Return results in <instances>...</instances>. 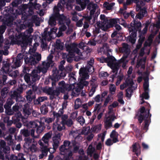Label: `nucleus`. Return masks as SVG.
<instances>
[{"label": "nucleus", "mask_w": 160, "mask_h": 160, "mask_svg": "<svg viewBox=\"0 0 160 160\" xmlns=\"http://www.w3.org/2000/svg\"><path fill=\"white\" fill-rule=\"evenodd\" d=\"M105 127L107 129L111 127L112 126V122L107 118L104 122Z\"/></svg>", "instance_id": "nucleus-43"}, {"label": "nucleus", "mask_w": 160, "mask_h": 160, "mask_svg": "<svg viewBox=\"0 0 160 160\" xmlns=\"http://www.w3.org/2000/svg\"><path fill=\"white\" fill-rule=\"evenodd\" d=\"M20 133L21 135L25 137H27L30 135V131L27 129L24 128L20 130Z\"/></svg>", "instance_id": "nucleus-32"}, {"label": "nucleus", "mask_w": 160, "mask_h": 160, "mask_svg": "<svg viewBox=\"0 0 160 160\" xmlns=\"http://www.w3.org/2000/svg\"><path fill=\"white\" fill-rule=\"evenodd\" d=\"M47 146H45L43 147H42V152L43 154H45V155L47 156L48 152L49 151L50 152L49 149L48 148Z\"/></svg>", "instance_id": "nucleus-45"}, {"label": "nucleus", "mask_w": 160, "mask_h": 160, "mask_svg": "<svg viewBox=\"0 0 160 160\" xmlns=\"http://www.w3.org/2000/svg\"><path fill=\"white\" fill-rule=\"evenodd\" d=\"M22 117V114L20 112L17 113L14 116L13 118V123H16L19 122Z\"/></svg>", "instance_id": "nucleus-30"}, {"label": "nucleus", "mask_w": 160, "mask_h": 160, "mask_svg": "<svg viewBox=\"0 0 160 160\" xmlns=\"http://www.w3.org/2000/svg\"><path fill=\"white\" fill-rule=\"evenodd\" d=\"M66 75L65 73H64L63 75H62L61 73H60V75L56 74H53L52 76H50L48 78H47L45 81L44 83L45 84L47 85L50 83H51L52 87L55 86L56 83L58 82L60 77L63 76L64 77Z\"/></svg>", "instance_id": "nucleus-5"}, {"label": "nucleus", "mask_w": 160, "mask_h": 160, "mask_svg": "<svg viewBox=\"0 0 160 160\" xmlns=\"http://www.w3.org/2000/svg\"><path fill=\"white\" fill-rule=\"evenodd\" d=\"M107 118L108 120H109L110 121H111L112 122L115 119H116L117 118L115 114H113L108 117Z\"/></svg>", "instance_id": "nucleus-60"}, {"label": "nucleus", "mask_w": 160, "mask_h": 160, "mask_svg": "<svg viewBox=\"0 0 160 160\" xmlns=\"http://www.w3.org/2000/svg\"><path fill=\"white\" fill-rule=\"evenodd\" d=\"M122 51L124 53L122 58L119 60V62L120 63H123V65L124 64V65H125L128 62V61L126 59L130 53V50L129 48H128L122 49Z\"/></svg>", "instance_id": "nucleus-14"}, {"label": "nucleus", "mask_w": 160, "mask_h": 160, "mask_svg": "<svg viewBox=\"0 0 160 160\" xmlns=\"http://www.w3.org/2000/svg\"><path fill=\"white\" fill-rule=\"evenodd\" d=\"M24 126H26L28 128H32V129L36 128L38 126V124L35 122L31 121L29 122L26 121L23 123Z\"/></svg>", "instance_id": "nucleus-24"}, {"label": "nucleus", "mask_w": 160, "mask_h": 160, "mask_svg": "<svg viewBox=\"0 0 160 160\" xmlns=\"http://www.w3.org/2000/svg\"><path fill=\"white\" fill-rule=\"evenodd\" d=\"M42 114L43 115L46 114L48 111V108L45 104L42 105L40 108Z\"/></svg>", "instance_id": "nucleus-37"}, {"label": "nucleus", "mask_w": 160, "mask_h": 160, "mask_svg": "<svg viewBox=\"0 0 160 160\" xmlns=\"http://www.w3.org/2000/svg\"><path fill=\"white\" fill-rule=\"evenodd\" d=\"M10 159L11 160H25V159L23 157H22L21 158H18V157L14 155H12Z\"/></svg>", "instance_id": "nucleus-58"}, {"label": "nucleus", "mask_w": 160, "mask_h": 160, "mask_svg": "<svg viewBox=\"0 0 160 160\" xmlns=\"http://www.w3.org/2000/svg\"><path fill=\"white\" fill-rule=\"evenodd\" d=\"M130 24V27L128 29L129 35L127 37V40L132 44L135 43L137 36V31L140 32L142 28V23L140 21L134 19Z\"/></svg>", "instance_id": "nucleus-3"}, {"label": "nucleus", "mask_w": 160, "mask_h": 160, "mask_svg": "<svg viewBox=\"0 0 160 160\" xmlns=\"http://www.w3.org/2000/svg\"><path fill=\"white\" fill-rule=\"evenodd\" d=\"M62 135V134L61 132L56 133L55 136L53 137L52 146L54 150L53 152H55L58 147L61 140V137Z\"/></svg>", "instance_id": "nucleus-11"}, {"label": "nucleus", "mask_w": 160, "mask_h": 160, "mask_svg": "<svg viewBox=\"0 0 160 160\" xmlns=\"http://www.w3.org/2000/svg\"><path fill=\"white\" fill-rule=\"evenodd\" d=\"M25 63L29 65H35L38 63L41 60V56L38 53L34 52L32 54H31L29 57L27 56L24 57L23 58Z\"/></svg>", "instance_id": "nucleus-4"}, {"label": "nucleus", "mask_w": 160, "mask_h": 160, "mask_svg": "<svg viewBox=\"0 0 160 160\" xmlns=\"http://www.w3.org/2000/svg\"><path fill=\"white\" fill-rule=\"evenodd\" d=\"M71 142L68 140H65L63 142V145L66 148L67 147H68V148L69 147H72L71 145Z\"/></svg>", "instance_id": "nucleus-59"}, {"label": "nucleus", "mask_w": 160, "mask_h": 160, "mask_svg": "<svg viewBox=\"0 0 160 160\" xmlns=\"http://www.w3.org/2000/svg\"><path fill=\"white\" fill-rule=\"evenodd\" d=\"M27 28L26 26L23 23H19L17 25V29L18 31H21L23 29H25Z\"/></svg>", "instance_id": "nucleus-39"}, {"label": "nucleus", "mask_w": 160, "mask_h": 160, "mask_svg": "<svg viewBox=\"0 0 160 160\" xmlns=\"http://www.w3.org/2000/svg\"><path fill=\"white\" fill-rule=\"evenodd\" d=\"M66 58L67 61L69 63H71L73 61V58H74L75 60L77 61L76 59L75 58V57H74L69 55L67 56H66ZM78 61V59L77 60V61Z\"/></svg>", "instance_id": "nucleus-50"}, {"label": "nucleus", "mask_w": 160, "mask_h": 160, "mask_svg": "<svg viewBox=\"0 0 160 160\" xmlns=\"http://www.w3.org/2000/svg\"><path fill=\"white\" fill-rule=\"evenodd\" d=\"M77 87H75L76 90H75L77 92H80L83 88L84 86L80 80L77 84Z\"/></svg>", "instance_id": "nucleus-40"}, {"label": "nucleus", "mask_w": 160, "mask_h": 160, "mask_svg": "<svg viewBox=\"0 0 160 160\" xmlns=\"http://www.w3.org/2000/svg\"><path fill=\"white\" fill-rule=\"evenodd\" d=\"M58 87H56L55 91L57 95H59L60 92L64 93L65 92L66 84L64 81L58 82Z\"/></svg>", "instance_id": "nucleus-16"}, {"label": "nucleus", "mask_w": 160, "mask_h": 160, "mask_svg": "<svg viewBox=\"0 0 160 160\" xmlns=\"http://www.w3.org/2000/svg\"><path fill=\"white\" fill-rule=\"evenodd\" d=\"M3 66L2 68L3 72L6 73H10L12 72L11 65L7 61H3Z\"/></svg>", "instance_id": "nucleus-19"}, {"label": "nucleus", "mask_w": 160, "mask_h": 160, "mask_svg": "<svg viewBox=\"0 0 160 160\" xmlns=\"http://www.w3.org/2000/svg\"><path fill=\"white\" fill-rule=\"evenodd\" d=\"M118 20L119 21L118 23L119 24L123 26L125 28H128V29L130 27V24L129 25L127 23L122 19H119Z\"/></svg>", "instance_id": "nucleus-38"}, {"label": "nucleus", "mask_w": 160, "mask_h": 160, "mask_svg": "<svg viewBox=\"0 0 160 160\" xmlns=\"http://www.w3.org/2000/svg\"><path fill=\"white\" fill-rule=\"evenodd\" d=\"M11 12H13L15 14H17V17L18 15H20L25 13V12L26 8L23 6H21L18 7L16 10L12 9Z\"/></svg>", "instance_id": "nucleus-21"}, {"label": "nucleus", "mask_w": 160, "mask_h": 160, "mask_svg": "<svg viewBox=\"0 0 160 160\" xmlns=\"http://www.w3.org/2000/svg\"><path fill=\"white\" fill-rule=\"evenodd\" d=\"M56 48L57 49L60 50H62L63 49V46L61 43L58 42L57 41L56 42Z\"/></svg>", "instance_id": "nucleus-47"}, {"label": "nucleus", "mask_w": 160, "mask_h": 160, "mask_svg": "<svg viewBox=\"0 0 160 160\" xmlns=\"http://www.w3.org/2000/svg\"><path fill=\"white\" fill-rule=\"evenodd\" d=\"M118 19H119L115 18L111 19L110 21L111 25L112 26H114V25L115 26L118 23L119 21L118 20Z\"/></svg>", "instance_id": "nucleus-53"}, {"label": "nucleus", "mask_w": 160, "mask_h": 160, "mask_svg": "<svg viewBox=\"0 0 160 160\" xmlns=\"http://www.w3.org/2000/svg\"><path fill=\"white\" fill-rule=\"evenodd\" d=\"M10 74H12V76L13 77L16 78L17 76L19 75V72L17 70H15L13 71L12 70V72L10 73Z\"/></svg>", "instance_id": "nucleus-64"}, {"label": "nucleus", "mask_w": 160, "mask_h": 160, "mask_svg": "<svg viewBox=\"0 0 160 160\" xmlns=\"http://www.w3.org/2000/svg\"><path fill=\"white\" fill-rule=\"evenodd\" d=\"M132 151L135 153L137 157L133 156L131 160H138V157L140 155L141 153L140 147L139 144L137 143H135L132 145ZM140 160H142L141 158Z\"/></svg>", "instance_id": "nucleus-13"}, {"label": "nucleus", "mask_w": 160, "mask_h": 160, "mask_svg": "<svg viewBox=\"0 0 160 160\" xmlns=\"http://www.w3.org/2000/svg\"><path fill=\"white\" fill-rule=\"evenodd\" d=\"M27 0H14L11 3L9 8H8V11L11 10L12 9L16 10L18 7V5L22 3V2H26Z\"/></svg>", "instance_id": "nucleus-18"}, {"label": "nucleus", "mask_w": 160, "mask_h": 160, "mask_svg": "<svg viewBox=\"0 0 160 160\" xmlns=\"http://www.w3.org/2000/svg\"><path fill=\"white\" fill-rule=\"evenodd\" d=\"M79 74L81 78L80 79H87L89 78V75L87 72L85 68H81L79 70Z\"/></svg>", "instance_id": "nucleus-22"}, {"label": "nucleus", "mask_w": 160, "mask_h": 160, "mask_svg": "<svg viewBox=\"0 0 160 160\" xmlns=\"http://www.w3.org/2000/svg\"><path fill=\"white\" fill-rule=\"evenodd\" d=\"M85 69L90 73H92L94 71V68L93 65L91 66H86Z\"/></svg>", "instance_id": "nucleus-52"}, {"label": "nucleus", "mask_w": 160, "mask_h": 160, "mask_svg": "<svg viewBox=\"0 0 160 160\" xmlns=\"http://www.w3.org/2000/svg\"><path fill=\"white\" fill-rule=\"evenodd\" d=\"M10 150V148L6 146V142L3 140L0 141V159H3L4 154H8Z\"/></svg>", "instance_id": "nucleus-6"}, {"label": "nucleus", "mask_w": 160, "mask_h": 160, "mask_svg": "<svg viewBox=\"0 0 160 160\" xmlns=\"http://www.w3.org/2000/svg\"><path fill=\"white\" fill-rule=\"evenodd\" d=\"M110 67L111 69L112 70V72L113 73H115L114 74H113L111 75L110 78H111V79H110L109 81L110 82H112L114 81V79L117 75L118 71L119 69L120 66L118 63H115L109 66Z\"/></svg>", "instance_id": "nucleus-15"}, {"label": "nucleus", "mask_w": 160, "mask_h": 160, "mask_svg": "<svg viewBox=\"0 0 160 160\" xmlns=\"http://www.w3.org/2000/svg\"><path fill=\"white\" fill-rule=\"evenodd\" d=\"M60 2L63 6L65 5L67 7L69 6L71 7L72 6L71 2H69V0H60Z\"/></svg>", "instance_id": "nucleus-42"}, {"label": "nucleus", "mask_w": 160, "mask_h": 160, "mask_svg": "<svg viewBox=\"0 0 160 160\" xmlns=\"http://www.w3.org/2000/svg\"><path fill=\"white\" fill-rule=\"evenodd\" d=\"M54 12L52 14H55L56 13H57L58 14H60L59 12L60 10H62V9H60V8L57 7L56 6H55L54 8Z\"/></svg>", "instance_id": "nucleus-63"}, {"label": "nucleus", "mask_w": 160, "mask_h": 160, "mask_svg": "<svg viewBox=\"0 0 160 160\" xmlns=\"http://www.w3.org/2000/svg\"><path fill=\"white\" fill-rule=\"evenodd\" d=\"M52 135V132L50 131L46 133L42 138V140L46 144L48 145L49 140L51 138Z\"/></svg>", "instance_id": "nucleus-25"}, {"label": "nucleus", "mask_w": 160, "mask_h": 160, "mask_svg": "<svg viewBox=\"0 0 160 160\" xmlns=\"http://www.w3.org/2000/svg\"><path fill=\"white\" fill-rule=\"evenodd\" d=\"M90 129V126H88L86 127L85 128L83 129L81 133L82 134H84L87 135L88 134V131Z\"/></svg>", "instance_id": "nucleus-57"}, {"label": "nucleus", "mask_w": 160, "mask_h": 160, "mask_svg": "<svg viewBox=\"0 0 160 160\" xmlns=\"http://www.w3.org/2000/svg\"><path fill=\"white\" fill-rule=\"evenodd\" d=\"M35 90V88H34ZM36 90H32L30 89L26 92V98L27 100L29 103H31L32 101L35 99L36 96L35 94V91Z\"/></svg>", "instance_id": "nucleus-17"}, {"label": "nucleus", "mask_w": 160, "mask_h": 160, "mask_svg": "<svg viewBox=\"0 0 160 160\" xmlns=\"http://www.w3.org/2000/svg\"><path fill=\"white\" fill-rule=\"evenodd\" d=\"M24 57V55L21 53H19L18 54L16 58H13L12 62L13 64L11 66L12 68L15 69L19 67L21 65Z\"/></svg>", "instance_id": "nucleus-9"}, {"label": "nucleus", "mask_w": 160, "mask_h": 160, "mask_svg": "<svg viewBox=\"0 0 160 160\" xmlns=\"http://www.w3.org/2000/svg\"><path fill=\"white\" fill-rule=\"evenodd\" d=\"M33 31V28H30L24 32L14 33L9 36V39L12 42L20 45L22 48H24L32 40V38H30V36Z\"/></svg>", "instance_id": "nucleus-2"}, {"label": "nucleus", "mask_w": 160, "mask_h": 160, "mask_svg": "<svg viewBox=\"0 0 160 160\" xmlns=\"http://www.w3.org/2000/svg\"><path fill=\"white\" fill-rule=\"evenodd\" d=\"M57 21L55 14H52L48 20L49 25L51 27H53L56 25Z\"/></svg>", "instance_id": "nucleus-26"}, {"label": "nucleus", "mask_w": 160, "mask_h": 160, "mask_svg": "<svg viewBox=\"0 0 160 160\" xmlns=\"http://www.w3.org/2000/svg\"><path fill=\"white\" fill-rule=\"evenodd\" d=\"M6 28L7 27L5 25H2L0 26V34H3Z\"/></svg>", "instance_id": "nucleus-61"}, {"label": "nucleus", "mask_w": 160, "mask_h": 160, "mask_svg": "<svg viewBox=\"0 0 160 160\" xmlns=\"http://www.w3.org/2000/svg\"><path fill=\"white\" fill-rule=\"evenodd\" d=\"M124 76L123 75H118L117 76V81L116 82V85L117 86L120 83L121 81L122 80Z\"/></svg>", "instance_id": "nucleus-51"}, {"label": "nucleus", "mask_w": 160, "mask_h": 160, "mask_svg": "<svg viewBox=\"0 0 160 160\" xmlns=\"http://www.w3.org/2000/svg\"><path fill=\"white\" fill-rule=\"evenodd\" d=\"M39 125L38 124V126L36 128V131L38 133H40L44 130L45 127L43 123L41 122H38Z\"/></svg>", "instance_id": "nucleus-29"}, {"label": "nucleus", "mask_w": 160, "mask_h": 160, "mask_svg": "<svg viewBox=\"0 0 160 160\" xmlns=\"http://www.w3.org/2000/svg\"><path fill=\"white\" fill-rule=\"evenodd\" d=\"M11 98L15 99L17 102H24L22 100V96L17 92L14 91L11 96Z\"/></svg>", "instance_id": "nucleus-23"}, {"label": "nucleus", "mask_w": 160, "mask_h": 160, "mask_svg": "<svg viewBox=\"0 0 160 160\" xmlns=\"http://www.w3.org/2000/svg\"><path fill=\"white\" fill-rule=\"evenodd\" d=\"M132 2L136 4V9L138 8H141V6H143L145 5V3L142 0H132Z\"/></svg>", "instance_id": "nucleus-34"}, {"label": "nucleus", "mask_w": 160, "mask_h": 160, "mask_svg": "<svg viewBox=\"0 0 160 160\" xmlns=\"http://www.w3.org/2000/svg\"><path fill=\"white\" fill-rule=\"evenodd\" d=\"M54 86L51 87H46L43 88V91L47 92L48 94H50L55 93V90H54Z\"/></svg>", "instance_id": "nucleus-31"}, {"label": "nucleus", "mask_w": 160, "mask_h": 160, "mask_svg": "<svg viewBox=\"0 0 160 160\" xmlns=\"http://www.w3.org/2000/svg\"><path fill=\"white\" fill-rule=\"evenodd\" d=\"M149 91H144L142 94V98L145 99H148L149 98Z\"/></svg>", "instance_id": "nucleus-46"}, {"label": "nucleus", "mask_w": 160, "mask_h": 160, "mask_svg": "<svg viewBox=\"0 0 160 160\" xmlns=\"http://www.w3.org/2000/svg\"><path fill=\"white\" fill-rule=\"evenodd\" d=\"M23 109V112L25 116L30 115L32 111V110L28 104H25L24 105Z\"/></svg>", "instance_id": "nucleus-27"}, {"label": "nucleus", "mask_w": 160, "mask_h": 160, "mask_svg": "<svg viewBox=\"0 0 160 160\" xmlns=\"http://www.w3.org/2000/svg\"><path fill=\"white\" fill-rule=\"evenodd\" d=\"M75 46L72 45L68 44L66 46V48L67 51L68 52L71 51H73L74 50Z\"/></svg>", "instance_id": "nucleus-56"}, {"label": "nucleus", "mask_w": 160, "mask_h": 160, "mask_svg": "<svg viewBox=\"0 0 160 160\" xmlns=\"http://www.w3.org/2000/svg\"><path fill=\"white\" fill-rule=\"evenodd\" d=\"M38 71L37 70H33L32 71V72L30 74L32 82L31 84H33L32 89L35 90H37V87H35L34 85L35 84L36 82L38 81L40 78V76L38 75Z\"/></svg>", "instance_id": "nucleus-10"}, {"label": "nucleus", "mask_w": 160, "mask_h": 160, "mask_svg": "<svg viewBox=\"0 0 160 160\" xmlns=\"http://www.w3.org/2000/svg\"><path fill=\"white\" fill-rule=\"evenodd\" d=\"M78 121L80 123V124L83 125L85 121L82 116H80L77 119Z\"/></svg>", "instance_id": "nucleus-55"}, {"label": "nucleus", "mask_w": 160, "mask_h": 160, "mask_svg": "<svg viewBox=\"0 0 160 160\" xmlns=\"http://www.w3.org/2000/svg\"><path fill=\"white\" fill-rule=\"evenodd\" d=\"M56 18L59 24H66L68 26H69L71 23V20L69 18L65 16L63 14H55Z\"/></svg>", "instance_id": "nucleus-7"}, {"label": "nucleus", "mask_w": 160, "mask_h": 160, "mask_svg": "<svg viewBox=\"0 0 160 160\" xmlns=\"http://www.w3.org/2000/svg\"><path fill=\"white\" fill-rule=\"evenodd\" d=\"M103 48L104 50L106 51V54L107 57L106 58L107 60L108 61L107 63L108 66L111 65L115 63L114 62L116 61L115 58L113 56H111L109 54V52H112V49H110L108 46H104Z\"/></svg>", "instance_id": "nucleus-12"}, {"label": "nucleus", "mask_w": 160, "mask_h": 160, "mask_svg": "<svg viewBox=\"0 0 160 160\" xmlns=\"http://www.w3.org/2000/svg\"><path fill=\"white\" fill-rule=\"evenodd\" d=\"M138 37L139 38L138 40V43L142 44L143 42L144 41L145 39L144 35L139 34Z\"/></svg>", "instance_id": "nucleus-48"}, {"label": "nucleus", "mask_w": 160, "mask_h": 160, "mask_svg": "<svg viewBox=\"0 0 160 160\" xmlns=\"http://www.w3.org/2000/svg\"><path fill=\"white\" fill-rule=\"evenodd\" d=\"M24 79L25 81L27 82V83L28 84L29 87H32V88H33V84H31V75L29 73H26L24 75Z\"/></svg>", "instance_id": "nucleus-28"}, {"label": "nucleus", "mask_w": 160, "mask_h": 160, "mask_svg": "<svg viewBox=\"0 0 160 160\" xmlns=\"http://www.w3.org/2000/svg\"><path fill=\"white\" fill-rule=\"evenodd\" d=\"M75 83L73 84H66V88L65 89V92L72 91L74 89H75Z\"/></svg>", "instance_id": "nucleus-36"}, {"label": "nucleus", "mask_w": 160, "mask_h": 160, "mask_svg": "<svg viewBox=\"0 0 160 160\" xmlns=\"http://www.w3.org/2000/svg\"><path fill=\"white\" fill-rule=\"evenodd\" d=\"M95 151V148L92 147L91 144L90 145L88 149V154L89 155H92Z\"/></svg>", "instance_id": "nucleus-41"}, {"label": "nucleus", "mask_w": 160, "mask_h": 160, "mask_svg": "<svg viewBox=\"0 0 160 160\" xmlns=\"http://www.w3.org/2000/svg\"><path fill=\"white\" fill-rule=\"evenodd\" d=\"M116 90V87L114 84H111V86L109 88V90L112 94H114Z\"/></svg>", "instance_id": "nucleus-54"}, {"label": "nucleus", "mask_w": 160, "mask_h": 160, "mask_svg": "<svg viewBox=\"0 0 160 160\" xmlns=\"http://www.w3.org/2000/svg\"><path fill=\"white\" fill-rule=\"evenodd\" d=\"M9 90L8 87H5L2 88L1 91V94L2 98H5Z\"/></svg>", "instance_id": "nucleus-33"}, {"label": "nucleus", "mask_w": 160, "mask_h": 160, "mask_svg": "<svg viewBox=\"0 0 160 160\" xmlns=\"http://www.w3.org/2000/svg\"><path fill=\"white\" fill-rule=\"evenodd\" d=\"M12 137V135L11 134H9L6 137L5 139L7 141H9L10 143L11 144L12 143H13Z\"/></svg>", "instance_id": "nucleus-62"}, {"label": "nucleus", "mask_w": 160, "mask_h": 160, "mask_svg": "<svg viewBox=\"0 0 160 160\" xmlns=\"http://www.w3.org/2000/svg\"><path fill=\"white\" fill-rule=\"evenodd\" d=\"M144 105L141 106L138 109L135 114L134 118L138 120L140 125L144 121L142 129L146 132L148 129V126L151 122L152 114L150 112L151 106L148 102H146V104H144Z\"/></svg>", "instance_id": "nucleus-1"}, {"label": "nucleus", "mask_w": 160, "mask_h": 160, "mask_svg": "<svg viewBox=\"0 0 160 160\" xmlns=\"http://www.w3.org/2000/svg\"><path fill=\"white\" fill-rule=\"evenodd\" d=\"M8 11V13L5 15L4 17V23L8 26H10L12 24L13 21L17 18V14L12 12L11 10Z\"/></svg>", "instance_id": "nucleus-8"}, {"label": "nucleus", "mask_w": 160, "mask_h": 160, "mask_svg": "<svg viewBox=\"0 0 160 160\" xmlns=\"http://www.w3.org/2000/svg\"><path fill=\"white\" fill-rule=\"evenodd\" d=\"M137 10H140L139 12L135 16L136 19H141L144 17L146 14H147V12L146 8L145 7L139 9L138 8Z\"/></svg>", "instance_id": "nucleus-20"}, {"label": "nucleus", "mask_w": 160, "mask_h": 160, "mask_svg": "<svg viewBox=\"0 0 160 160\" xmlns=\"http://www.w3.org/2000/svg\"><path fill=\"white\" fill-rule=\"evenodd\" d=\"M91 129L92 130V131L94 132H98L101 130V124H99L95 126L94 127H92Z\"/></svg>", "instance_id": "nucleus-44"}, {"label": "nucleus", "mask_w": 160, "mask_h": 160, "mask_svg": "<svg viewBox=\"0 0 160 160\" xmlns=\"http://www.w3.org/2000/svg\"><path fill=\"white\" fill-rule=\"evenodd\" d=\"M109 75L107 72L101 71L99 73V76L100 78H106L109 76Z\"/></svg>", "instance_id": "nucleus-49"}, {"label": "nucleus", "mask_w": 160, "mask_h": 160, "mask_svg": "<svg viewBox=\"0 0 160 160\" xmlns=\"http://www.w3.org/2000/svg\"><path fill=\"white\" fill-rule=\"evenodd\" d=\"M62 125L64 126V128H65V126L66 125L68 127H71L73 124V122L72 120L71 119H68L67 120L64 121V122L61 123Z\"/></svg>", "instance_id": "nucleus-35"}]
</instances>
